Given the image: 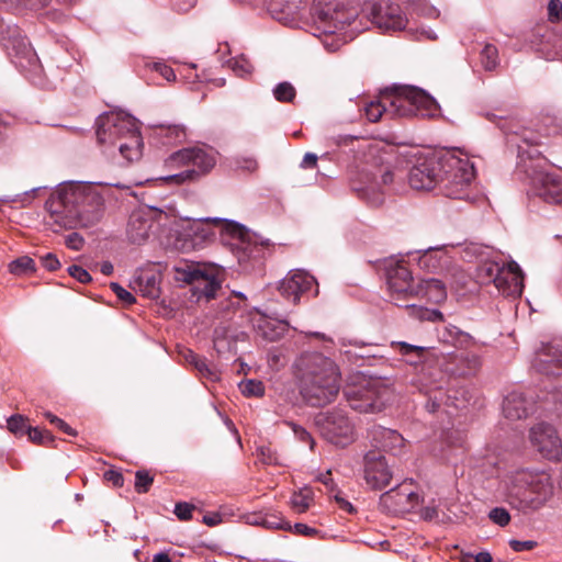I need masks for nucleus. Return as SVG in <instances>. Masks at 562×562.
Masks as SVG:
<instances>
[{
  "instance_id": "nucleus-39",
  "label": "nucleus",
  "mask_w": 562,
  "mask_h": 562,
  "mask_svg": "<svg viewBox=\"0 0 562 562\" xmlns=\"http://www.w3.org/2000/svg\"><path fill=\"white\" fill-rule=\"evenodd\" d=\"M29 439L42 446H49L54 442V436L47 430H41L37 427H27L26 431Z\"/></svg>"
},
{
  "instance_id": "nucleus-7",
  "label": "nucleus",
  "mask_w": 562,
  "mask_h": 562,
  "mask_svg": "<svg viewBox=\"0 0 562 562\" xmlns=\"http://www.w3.org/2000/svg\"><path fill=\"white\" fill-rule=\"evenodd\" d=\"M473 178L474 167L468 158L451 151L441 153L438 188L445 196L467 199Z\"/></svg>"
},
{
  "instance_id": "nucleus-25",
  "label": "nucleus",
  "mask_w": 562,
  "mask_h": 562,
  "mask_svg": "<svg viewBox=\"0 0 562 562\" xmlns=\"http://www.w3.org/2000/svg\"><path fill=\"white\" fill-rule=\"evenodd\" d=\"M3 46L9 50V54H13L19 59L16 64L21 67H25L23 59H25L30 66H35L38 61L29 41L25 37L20 36L16 29L12 31L11 36L3 38Z\"/></svg>"
},
{
  "instance_id": "nucleus-15",
  "label": "nucleus",
  "mask_w": 562,
  "mask_h": 562,
  "mask_svg": "<svg viewBox=\"0 0 562 562\" xmlns=\"http://www.w3.org/2000/svg\"><path fill=\"white\" fill-rule=\"evenodd\" d=\"M441 153L431 154L415 164L408 175L409 186L415 190H431L438 187Z\"/></svg>"
},
{
  "instance_id": "nucleus-16",
  "label": "nucleus",
  "mask_w": 562,
  "mask_h": 562,
  "mask_svg": "<svg viewBox=\"0 0 562 562\" xmlns=\"http://www.w3.org/2000/svg\"><path fill=\"white\" fill-rule=\"evenodd\" d=\"M529 438L543 457L558 460L562 456V441L553 426L539 423L530 429Z\"/></svg>"
},
{
  "instance_id": "nucleus-60",
  "label": "nucleus",
  "mask_w": 562,
  "mask_h": 562,
  "mask_svg": "<svg viewBox=\"0 0 562 562\" xmlns=\"http://www.w3.org/2000/svg\"><path fill=\"white\" fill-rule=\"evenodd\" d=\"M318 481L322 482L327 488L330 494L337 491L336 485L334 484V481L331 479V472L328 470L325 473H322L318 476Z\"/></svg>"
},
{
  "instance_id": "nucleus-5",
  "label": "nucleus",
  "mask_w": 562,
  "mask_h": 562,
  "mask_svg": "<svg viewBox=\"0 0 562 562\" xmlns=\"http://www.w3.org/2000/svg\"><path fill=\"white\" fill-rule=\"evenodd\" d=\"M552 488L548 473L520 469L507 476L506 498L512 507L522 513L533 512L543 506Z\"/></svg>"
},
{
  "instance_id": "nucleus-29",
  "label": "nucleus",
  "mask_w": 562,
  "mask_h": 562,
  "mask_svg": "<svg viewBox=\"0 0 562 562\" xmlns=\"http://www.w3.org/2000/svg\"><path fill=\"white\" fill-rule=\"evenodd\" d=\"M391 346L393 349L397 350L400 355L411 357L407 362L412 366H417L423 362L427 351L426 347L412 345L405 341H392Z\"/></svg>"
},
{
  "instance_id": "nucleus-54",
  "label": "nucleus",
  "mask_w": 562,
  "mask_h": 562,
  "mask_svg": "<svg viewBox=\"0 0 562 562\" xmlns=\"http://www.w3.org/2000/svg\"><path fill=\"white\" fill-rule=\"evenodd\" d=\"M66 246L72 250H80L83 247L85 239L78 233H71L66 237Z\"/></svg>"
},
{
  "instance_id": "nucleus-45",
  "label": "nucleus",
  "mask_w": 562,
  "mask_h": 562,
  "mask_svg": "<svg viewBox=\"0 0 562 562\" xmlns=\"http://www.w3.org/2000/svg\"><path fill=\"white\" fill-rule=\"evenodd\" d=\"M195 508L193 504L187 502H179L175 506V515L182 521H188L192 518V512Z\"/></svg>"
},
{
  "instance_id": "nucleus-34",
  "label": "nucleus",
  "mask_w": 562,
  "mask_h": 562,
  "mask_svg": "<svg viewBox=\"0 0 562 562\" xmlns=\"http://www.w3.org/2000/svg\"><path fill=\"white\" fill-rule=\"evenodd\" d=\"M9 271L15 276H24L35 271V262L29 256H22L9 265Z\"/></svg>"
},
{
  "instance_id": "nucleus-2",
  "label": "nucleus",
  "mask_w": 562,
  "mask_h": 562,
  "mask_svg": "<svg viewBox=\"0 0 562 562\" xmlns=\"http://www.w3.org/2000/svg\"><path fill=\"white\" fill-rule=\"evenodd\" d=\"M334 140L338 146L359 143L357 147V159L360 162L359 179L352 182V189L370 204L380 205L383 202L384 191L401 178L390 166L387 155L376 144L352 135H338Z\"/></svg>"
},
{
  "instance_id": "nucleus-21",
  "label": "nucleus",
  "mask_w": 562,
  "mask_h": 562,
  "mask_svg": "<svg viewBox=\"0 0 562 562\" xmlns=\"http://www.w3.org/2000/svg\"><path fill=\"white\" fill-rule=\"evenodd\" d=\"M532 368L540 374L559 375L562 373V349L552 344H542L536 351Z\"/></svg>"
},
{
  "instance_id": "nucleus-44",
  "label": "nucleus",
  "mask_w": 562,
  "mask_h": 562,
  "mask_svg": "<svg viewBox=\"0 0 562 562\" xmlns=\"http://www.w3.org/2000/svg\"><path fill=\"white\" fill-rule=\"evenodd\" d=\"M490 519L501 527H505L510 521V515L507 509L503 507H495L488 514Z\"/></svg>"
},
{
  "instance_id": "nucleus-56",
  "label": "nucleus",
  "mask_w": 562,
  "mask_h": 562,
  "mask_svg": "<svg viewBox=\"0 0 562 562\" xmlns=\"http://www.w3.org/2000/svg\"><path fill=\"white\" fill-rule=\"evenodd\" d=\"M42 265L49 271H55L60 267V262L54 254H46L41 257Z\"/></svg>"
},
{
  "instance_id": "nucleus-33",
  "label": "nucleus",
  "mask_w": 562,
  "mask_h": 562,
  "mask_svg": "<svg viewBox=\"0 0 562 562\" xmlns=\"http://www.w3.org/2000/svg\"><path fill=\"white\" fill-rule=\"evenodd\" d=\"M313 502V493L310 488H302L299 492H294L291 496V507L296 513H305Z\"/></svg>"
},
{
  "instance_id": "nucleus-38",
  "label": "nucleus",
  "mask_w": 562,
  "mask_h": 562,
  "mask_svg": "<svg viewBox=\"0 0 562 562\" xmlns=\"http://www.w3.org/2000/svg\"><path fill=\"white\" fill-rule=\"evenodd\" d=\"M273 95L279 102H292L296 95V91L290 82L284 81L276 86Z\"/></svg>"
},
{
  "instance_id": "nucleus-27",
  "label": "nucleus",
  "mask_w": 562,
  "mask_h": 562,
  "mask_svg": "<svg viewBox=\"0 0 562 562\" xmlns=\"http://www.w3.org/2000/svg\"><path fill=\"white\" fill-rule=\"evenodd\" d=\"M446 283L449 281L439 279L422 280L417 283L418 296L426 297L429 302L440 303L447 297Z\"/></svg>"
},
{
  "instance_id": "nucleus-14",
  "label": "nucleus",
  "mask_w": 562,
  "mask_h": 562,
  "mask_svg": "<svg viewBox=\"0 0 562 562\" xmlns=\"http://www.w3.org/2000/svg\"><path fill=\"white\" fill-rule=\"evenodd\" d=\"M386 283L392 300L400 305V300L418 296V285L409 269L401 261H390L386 267Z\"/></svg>"
},
{
  "instance_id": "nucleus-13",
  "label": "nucleus",
  "mask_w": 562,
  "mask_h": 562,
  "mask_svg": "<svg viewBox=\"0 0 562 562\" xmlns=\"http://www.w3.org/2000/svg\"><path fill=\"white\" fill-rule=\"evenodd\" d=\"M176 272L177 280L191 284L193 293L199 297L213 299L216 291L221 288L213 268L200 265H186L183 268H177Z\"/></svg>"
},
{
  "instance_id": "nucleus-24",
  "label": "nucleus",
  "mask_w": 562,
  "mask_h": 562,
  "mask_svg": "<svg viewBox=\"0 0 562 562\" xmlns=\"http://www.w3.org/2000/svg\"><path fill=\"white\" fill-rule=\"evenodd\" d=\"M154 225L153 212L147 209L134 211L128 220L127 236L133 244H142L148 237Z\"/></svg>"
},
{
  "instance_id": "nucleus-4",
  "label": "nucleus",
  "mask_w": 562,
  "mask_h": 562,
  "mask_svg": "<svg viewBox=\"0 0 562 562\" xmlns=\"http://www.w3.org/2000/svg\"><path fill=\"white\" fill-rule=\"evenodd\" d=\"M97 140L105 151L114 156L117 148L126 162L138 160L142 156L143 140L137 122L123 113H104L95 122Z\"/></svg>"
},
{
  "instance_id": "nucleus-41",
  "label": "nucleus",
  "mask_w": 562,
  "mask_h": 562,
  "mask_svg": "<svg viewBox=\"0 0 562 562\" xmlns=\"http://www.w3.org/2000/svg\"><path fill=\"white\" fill-rule=\"evenodd\" d=\"M154 482V476L148 471L138 470L135 473V490L137 493H147Z\"/></svg>"
},
{
  "instance_id": "nucleus-58",
  "label": "nucleus",
  "mask_w": 562,
  "mask_h": 562,
  "mask_svg": "<svg viewBox=\"0 0 562 562\" xmlns=\"http://www.w3.org/2000/svg\"><path fill=\"white\" fill-rule=\"evenodd\" d=\"M104 479L111 482L114 486L121 487L124 483V477L121 472L109 470L104 473Z\"/></svg>"
},
{
  "instance_id": "nucleus-57",
  "label": "nucleus",
  "mask_w": 562,
  "mask_h": 562,
  "mask_svg": "<svg viewBox=\"0 0 562 562\" xmlns=\"http://www.w3.org/2000/svg\"><path fill=\"white\" fill-rule=\"evenodd\" d=\"M237 165L240 169L254 172L258 169V162L252 157H243L237 160Z\"/></svg>"
},
{
  "instance_id": "nucleus-11",
  "label": "nucleus",
  "mask_w": 562,
  "mask_h": 562,
  "mask_svg": "<svg viewBox=\"0 0 562 562\" xmlns=\"http://www.w3.org/2000/svg\"><path fill=\"white\" fill-rule=\"evenodd\" d=\"M216 165V157L212 149L204 147H187L172 153L167 159L170 168H187L195 175V181L211 172Z\"/></svg>"
},
{
  "instance_id": "nucleus-31",
  "label": "nucleus",
  "mask_w": 562,
  "mask_h": 562,
  "mask_svg": "<svg viewBox=\"0 0 562 562\" xmlns=\"http://www.w3.org/2000/svg\"><path fill=\"white\" fill-rule=\"evenodd\" d=\"M364 113L370 122H378L385 113L390 115L389 103H386V92L376 101H371L364 106Z\"/></svg>"
},
{
  "instance_id": "nucleus-50",
  "label": "nucleus",
  "mask_w": 562,
  "mask_h": 562,
  "mask_svg": "<svg viewBox=\"0 0 562 562\" xmlns=\"http://www.w3.org/2000/svg\"><path fill=\"white\" fill-rule=\"evenodd\" d=\"M548 18L551 22H559L562 20V1L550 0L548 3Z\"/></svg>"
},
{
  "instance_id": "nucleus-28",
  "label": "nucleus",
  "mask_w": 562,
  "mask_h": 562,
  "mask_svg": "<svg viewBox=\"0 0 562 562\" xmlns=\"http://www.w3.org/2000/svg\"><path fill=\"white\" fill-rule=\"evenodd\" d=\"M371 436L378 448L387 451H394L404 443V438L397 431L380 426L371 430Z\"/></svg>"
},
{
  "instance_id": "nucleus-52",
  "label": "nucleus",
  "mask_w": 562,
  "mask_h": 562,
  "mask_svg": "<svg viewBox=\"0 0 562 562\" xmlns=\"http://www.w3.org/2000/svg\"><path fill=\"white\" fill-rule=\"evenodd\" d=\"M69 274L81 283H88L91 281L89 272L80 266L72 265L68 268Z\"/></svg>"
},
{
  "instance_id": "nucleus-46",
  "label": "nucleus",
  "mask_w": 562,
  "mask_h": 562,
  "mask_svg": "<svg viewBox=\"0 0 562 562\" xmlns=\"http://www.w3.org/2000/svg\"><path fill=\"white\" fill-rule=\"evenodd\" d=\"M110 288L116 294L117 299L124 304L132 305L133 303H135L136 300L134 295L127 290H125L123 286H121L119 283L112 282L110 284Z\"/></svg>"
},
{
  "instance_id": "nucleus-64",
  "label": "nucleus",
  "mask_w": 562,
  "mask_h": 562,
  "mask_svg": "<svg viewBox=\"0 0 562 562\" xmlns=\"http://www.w3.org/2000/svg\"><path fill=\"white\" fill-rule=\"evenodd\" d=\"M261 524L269 528L292 530L291 525L286 521L277 522L274 520H269L268 518H265V519H262Z\"/></svg>"
},
{
  "instance_id": "nucleus-6",
  "label": "nucleus",
  "mask_w": 562,
  "mask_h": 562,
  "mask_svg": "<svg viewBox=\"0 0 562 562\" xmlns=\"http://www.w3.org/2000/svg\"><path fill=\"white\" fill-rule=\"evenodd\" d=\"M342 392L349 406L364 414L381 412L391 396L382 381L360 374L352 376Z\"/></svg>"
},
{
  "instance_id": "nucleus-8",
  "label": "nucleus",
  "mask_w": 562,
  "mask_h": 562,
  "mask_svg": "<svg viewBox=\"0 0 562 562\" xmlns=\"http://www.w3.org/2000/svg\"><path fill=\"white\" fill-rule=\"evenodd\" d=\"M386 103L392 117H431L438 111L436 101L415 87H401L386 92Z\"/></svg>"
},
{
  "instance_id": "nucleus-63",
  "label": "nucleus",
  "mask_w": 562,
  "mask_h": 562,
  "mask_svg": "<svg viewBox=\"0 0 562 562\" xmlns=\"http://www.w3.org/2000/svg\"><path fill=\"white\" fill-rule=\"evenodd\" d=\"M317 156L313 153H306L301 162V167L303 168H315L317 165Z\"/></svg>"
},
{
  "instance_id": "nucleus-37",
  "label": "nucleus",
  "mask_w": 562,
  "mask_h": 562,
  "mask_svg": "<svg viewBox=\"0 0 562 562\" xmlns=\"http://www.w3.org/2000/svg\"><path fill=\"white\" fill-rule=\"evenodd\" d=\"M195 175L196 173L189 171L186 168V170L175 173V175L166 176L161 180L166 184H169V186H181V184H186V183H195L196 182L194 179Z\"/></svg>"
},
{
  "instance_id": "nucleus-35",
  "label": "nucleus",
  "mask_w": 562,
  "mask_h": 562,
  "mask_svg": "<svg viewBox=\"0 0 562 562\" xmlns=\"http://www.w3.org/2000/svg\"><path fill=\"white\" fill-rule=\"evenodd\" d=\"M481 63L485 70L492 71L494 70L498 64V50L496 46L492 44H486L481 52Z\"/></svg>"
},
{
  "instance_id": "nucleus-59",
  "label": "nucleus",
  "mask_w": 562,
  "mask_h": 562,
  "mask_svg": "<svg viewBox=\"0 0 562 562\" xmlns=\"http://www.w3.org/2000/svg\"><path fill=\"white\" fill-rule=\"evenodd\" d=\"M333 497L335 498L336 503L338 504V506L351 514L355 512V507L352 506V504L350 502H348L347 499H345L341 495H340V492L339 491H336L333 493Z\"/></svg>"
},
{
  "instance_id": "nucleus-1",
  "label": "nucleus",
  "mask_w": 562,
  "mask_h": 562,
  "mask_svg": "<svg viewBox=\"0 0 562 562\" xmlns=\"http://www.w3.org/2000/svg\"><path fill=\"white\" fill-rule=\"evenodd\" d=\"M104 200L95 188L70 186L52 194L45 207L54 232L89 227L100 221Z\"/></svg>"
},
{
  "instance_id": "nucleus-22",
  "label": "nucleus",
  "mask_w": 562,
  "mask_h": 562,
  "mask_svg": "<svg viewBox=\"0 0 562 562\" xmlns=\"http://www.w3.org/2000/svg\"><path fill=\"white\" fill-rule=\"evenodd\" d=\"M494 285L504 296H520L524 288V274L518 263L512 261L504 266Z\"/></svg>"
},
{
  "instance_id": "nucleus-19",
  "label": "nucleus",
  "mask_w": 562,
  "mask_h": 562,
  "mask_svg": "<svg viewBox=\"0 0 562 562\" xmlns=\"http://www.w3.org/2000/svg\"><path fill=\"white\" fill-rule=\"evenodd\" d=\"M393 473L380 450L368 451L364 456V479L368 485L374 490L386 487Z\"/></svg>"
},
{
  "instance_id": "nucleus-10",
  "label": "nucleus",
  "mask_w": 562,
  "mask_h": 562,
  "mask_svg": "<svg viewBox=\"0 0 562 562\" xmlns=\"http://www.w3.org/2000/svg\"><path fill=\"white\" fill-rule=\"evenodd\" d=\"M314 422L321 436L335 446L345 447L355 439V426L344 411L319 413Z\"/></svg>"
},
{
  "instance_id": "nucleus-18",
  "label": "nucleus",
  "mask_w": 562,
  "mask_h": 562,
  "mask_svg": "<svg viewBox=\"0 0 562 562\" xmlns=\"http://www.w3.org/2000/svg\"><path fill=\"white\" fill-rule=\"evenodd\" d=\"M419 501L417 493L407 488V484L403 483L380 496V508L389 514H404L411 512Z\"/></svg>"
},
{
  "instance_id": "nucleus-3",
  "label": "nucleus",
  "mask_w": 562,
  "mask_h": 562,
  "mask_svg": "<svg viewBox=\"0 0 562 562\" xmlns=\"http://www.w3.org/2000/svg\"><path fill=\"white\" fill-rule=\"evenodd\" d=\"M294 367L299 392L307 405L322 407L335 401L340 390V372L330 358L306 352L296 359Z\"/></svg>"
},
{
  "instance_id": "nucleus-61",
  "label": "nucleus",
  "mask_w": 562,
  "mask_h": 562,
  "mask_svg": "<svg viewBox=\"0 0 562 562\" xmlns=\"http://www.w3.org/2000/svg\"><path fill=\"white\" fill-rule=\"evenodd\" d=\"M292 529L295 533L303 536H314L317 533L316 529L311 528L307 525L301 522L295 524Z\"/></svg>"
},
{
  "instance_id": "nucleus-49",
  "label": "nucleus",
  "mask_w": 562,
  "mask_h": 562,
  "mask_svg": "<svg viewBox=\"0 0 562 562\" xmlns=\"http://www.w3.org/2000/svg\"><path fill=\"white\" fill-rule=\"evenodd\" d=\"M509 133L520 136L521 140L527 145H539L540 144V135L535 134L533 132L521 128L519 131H509Z\"/></svg>"
},
{
  "instance_id": "nucleus-30",
  "label": "nucleus",
  "mask_w": 562,
  "mask_h": 562,
  "mask_svg": "<svg viewBox=\"0 0 562 562\" xmlns=\"http://www.w3.org/2000/svg\"><path fill=\"white\" fill-rule=\"evenodd\" d=\"M504 265L496 261H485L476 269V278L481 284L495 283Z\"/></svg>"
},
{
  "instance_id": "nucleus-17",
  "label": "nucleus",
  "mask_w": 562,
  "mask_h": 562,
  "mask_svg": "<svg viewBox=\"0 0 562 562\" xmlns=\"http://www.w3.org/2000/svg\"><path fill=\"white\" fill-rule=\"evenodd\" d=\"M527 172L537 194L544 202L562 205V177L537 168Z\"/></svg>"
},
{
  "instance_id": "nucleus-26",
  "label": "nucleus",
  "mask_w": 562,
  "mask_h": 562,
  "mask_svg": "<svg viewBox=\"0 0 562 562\" xmlns=\"http://www.w3.org/2000/svg\"><path fill=\"white\" fill-rule=\"evenodd\" d=\"M532 412L533 403L528 401L522 393L512 392L503 402V413L508 419L526 418Z\"/></svg>"
},
{
  "instance_id": "nucleus-36",
  "label": "nucleus",
  "mask_w": 562,
  "mask_h": 562,
  "mask_svg": "<svg viewBox=\"0 0 562 562\" xmlns=\"http://www.w3.org/2000/svg\"><path fill=\"white\" fill-rule=\"evenodd\" d=\"M239 390L247 397H261L265 394L263 383L258 380H247L240 382Z\"/></svg>"
},
{
  "instance_id": "nucleus-23",
  "label": "nucleus",
  "mask_w": 562,
  "mask_h": 562,
  "mask_svg": "<svg viewBox=\"0 0 562 562\" xmlns=\"http://www.w3.org/2000/svg\"><path fill=\"white\" fill-rule=\"evenodd\" d=\"M315 282L314 277L307 272L293 270L281 281L279 290L283 296L292 299L296 304L300 301V295L310 291Z\"/></svg>"
},
{
  "instance_id": "nucleus-62",
  "label": "nucleus",
  "mask_w": 562,
  "mask_h": 562,
  "mask_svg": "<svg viewBox=\"0 0 562 562\" xmlns=\"http://www.w3.org/2000/svg\"><path fill=\"white\" fill-rule=\"evenodd\" d=\"M194 368L202 374V375H206V376H213L214 373L212 372V370L209 368L205 359L203 358H199V360L195 362L194 364Z\"/></svg>"
},
{
  "instance_id": "nucleus-40",
  "label": "nucleus",
  "mask_w": 562,
  "mask_h": 562,
  "mask_svg": "<svg viewBox=\"0 0 562 562\" xmlns=\"http://www.w3.org/2000/svg\"><path fill=\"white\" fill-rule=\"evenodd\" d=\"M26 420L27 419L23 415H12L7 420L9 431L14 434L15 436H23L24 434H26L29 427L26 426Z\"/></svg>"
},
{
  "instance_id": "nucleus-43",
  "label": "nucleus",
  "mask_w": 562,
  "mask_h": 562,
  "mask_svg": "<svg viewBox=\"0 0 562 562\" xmlns=\"http://www.w3.org/2000/svg\"><path fill=\"white\" fill-rule=\"evenodd\" d=\"M259 460L265 464H282L278 453L270 447L261 446L257 449Z\"/></svg>"
},
{
  "instance_id": "nucleus-55",
  "label": "nucleus",
  "mask_w": 562,
  "mask_h": 562,
  "mask_svg": "<svg viewBox=\"0 0 562 562\" xmlns=\"http://www.w3.org/2000/svg\"><path fill=\"white\" fill-rule=\"evenodd\" d=\"M509 546L514 551L521 552L532 550L537 546V542L532 540H510Z\"/></svg>"
},
{
  "instance_id": "nucleus-51",
  "label": "nucleus",
  "mask_w": 562,
  "mask_h": 562,
  "mask_svg": "<svg viewBox=\"0 0 562 562\" xmlns=\"http://www.w3.org/2000/svg\"><path fill=\"white\" fill-rule=\"evenodd\" d=\"M207 222H213L215 224H224L225 228L234 236L243 237L244 228L243 226L235 224L233 222H227L221 218H206Z\"/></svg>"
},
{
  "instance_id": "nucleus-48",
  "label": "nucleus",
  "mask_w": 562,
  "mask_h": 562,
  "mask_svg": "<svg viewBox=\"0 0 562 562\" xmlns=\"http://www.w3.org/2000/svg\"><path fill=\"white\" fill-rule=\"evenodd\" d=\"M139 290L143 294V296H146V297H149V299H155L159 295V288L157 286L156 284V280L155 278H148L146 280V283L143 284L142 282L139 283Z\"/></svg>"
},
{
  "instance_id": "nucleus-20",
  "label": "nucleus",
  "mask_w": 562,
  "mask_h": 562,
  "mask_svg": "<svg viewBox=\"0 0 562 562\" xmlns=\"http://www.w3.org/2000/svg\"><path fill=\"white\" fill-rule=\"evenodd\" d=\"M370 18L372 23L383 31H400L407 23L401 7L389 1H380L373 4Z\"/></svg>"
},
{
  "instance_id": "nucleus-9",
  "label": "nucleus",
  "mask_w": 562,
  "mask_h": 562,
  "mask_svg": "<svg viewBox=\"0 0 562 562\" xmlns=\"http://www.w3.org/2000/svg\"><path fill=\"white\" fill-rule=\"evenodd\" d=\"M312 16L322 34L333 35L353 21L356 11L347 7L346 0H314Z\"/></svg>"
},
{
  "instance_id": "nucleus-53",
  "label": "nucleus",
  "mask_w": 562,
  "mask_h": 562,
  "mask_svg": "<svg viewBox=\"0 0 562 562\" xmlns=\"http://www.w3.org/2000/svg\"><path fill=\"white\" fill-rule=\"evenodd\" d=\"M293 431L300 441L308 443L311 449L314 448L315 440L306 429L301 426L293 425Z\"/></svg>"
},
{
  "instance_id": "nucleus-12",
  "label": "nucleus",
  "mask_w": 562,
  "mask_h": 562,
  "mask_svg": "<svg viewBox=\"0 0 562 562\" xmlns=\"http://www.w3.org/2000/svg\"><path fill=\"white\" fill-rule=\"evenodd\" d=\"M418 266L431 273L442 274L450 286H464L467 274L448 256L443 248H428L418 258Z\"/></svg>"
},
{
  "instance_id": "nucleus-42",
  "label": "nucleus",
  "mask_w": 562,
  "mask_h": 562,
  "mask_svg": "<svg viewBox=\"0 0 562 562\" xmlns=\"http://www.w3.org/2000/svg\"><path fill=\"white\" fill-rule=\"evenodd\" d=\"M146 67L150 70H154L158 72L164 79H166L168 82L176 80V75L173 69L161 61H151L147 63Z\"/></svg>"
},
{
  "instance_id": "nucleus-47",
  "label": "nucleus",
  "mask_w": 562,
  "mask_h": 562,
  "mask_svg": "<svg viewBox=\"0 0 562 562\" xmlns=\"http://www.w3.org/2000/svg\"><path fill=\"white\" fill-rule=\"evenodd\" d=\"M44 416H45V418H47L49 420L50 424L55 425L63 432L70 435V436L77 435V431L75 429H72L66 422H64L59 417L55 416L50 412H45Z\"/></svg>"
},
{
  "instance_id": "nucleus-32",
  "label": "nucleus",
  "mask_w": 562,
  "mask_h": 562,
  "mask_svg": "<svg viewBox=\"0 0 562 562\" xmlns=\"http://www.w3.org/2000/svg\"><path fill=\"white\" fill-rule=\"evenodd\" d=\"M405 307L407 308L408 314L412 317L417 318L419 321L437 322L443 319L441 312H439L438 310H430L416 304H407L405 305Z\"/></svg>"
}]
</instances>
